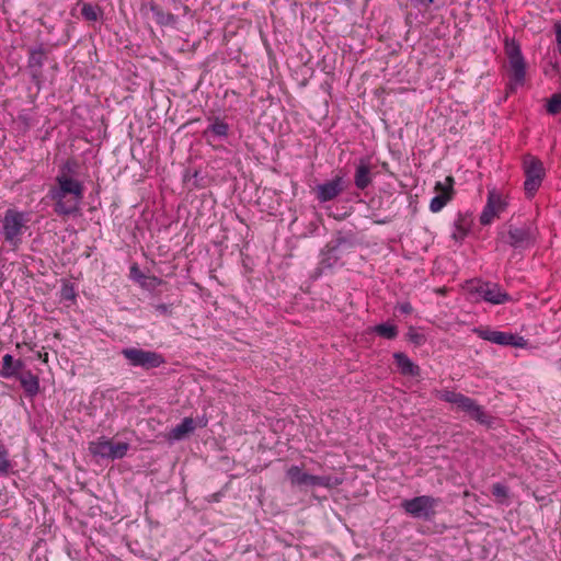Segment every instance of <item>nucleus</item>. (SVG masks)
I'll use <instances>...</instances> for the list:
<instances>
[{
  "mask_svg": "<svg viewBox=\"0 0 561 561\" xmlns=\"http://www.w3.org/2000/svg\"><path fill=\"white\" fill-rule=\"evenodd\" d=\"M47 49L42 44L27 49L26 70L32 82H34L37 88H41L44 81L43 67L47 60Z\"/></svg>",
  "mask_w": 561,
  "mask_h": 561,
  "instance_id": "nucleus-11",
  "label": "nucleus"
},
{
  "mask_svg": "<svg viewBox=\"0 0 561 561\" xmlns=\"http://www.w3.org/2000/svg\"><path fill=\"white\" fill-rule=\"evenodd\" d=\"M208 131L219 137H226L229 131V125L222 119L216 117L214 118L213 124L205 130V134Z\"/></svg>",
  "mask_w": 561,
  "mask_h": 561,
  "instance_id": "nucleus-23",
  "label": "nucleus"
},
{
  "mask_svg": "<svg viewBox=\"0 0 561 561\" xmlns=\"http://www.w3.org/2000/svg\"><path fill=\"white\" fill-rule=\"evenodd\" d=\"M503 241L517 251H525L535 245L537 228L528 222L522 226L508 225L507 231L502 236Z\"/></svg>",
  "mask_w": 561,
  "mask_h": 561,
  "instance_id": "nucleus-4",
  "label": "nucleus"
},
{
  "mask_svg": "<svg viewBox=\"0 0 561 561\" xmlns=\"http://www.w3.org/2000/svg\"><path fill=\"white\" fill-rule=\"evenodd\" d=\"M497 216H499V214L492 209L491 205H485L484 209L480 216V222H481V225H484V226L490 225L493 221V219Z\"/></svg>",
  "mask_w": 561,
  "mask_h": 561,
  "instance_id": "nucleus-27",
  "label": "nucleus"
},
{
  "mask_svg": "<svg viewBox=\"0 0 561 561\" xmlns=\"http://www.w3.org/2000/svg\"><path fill=\"white\" fill-rule=\"evenodd\" d=\"M27 214L16 209H8L2 220V230L5 242L16 249L22 242V236L27 229Z\"/></svg>",
  "mask_w": 561,
  "mask_h": 561,
  "instance_id": "nucleus-3",
  "label": "nucleus"
},
{
  "mask_svg": "<svg viewBox=\"0 0 561 561\" xmlns=\"http://www.w3.org/2000/svg\"><path fill=\"white\" fill-rule=\"evenodd\" d=\"M486 205H491L492 209L500 215L505 210L507 203L501 194L496 193L495 190H492L488 194Z\"/></svg>",
  "mask_w": 561,
  "mask_h": 561,
  "instance_id": "nucleus-22",
  "label": "nucleus"
},
{
  "mask_svg": "<svg viewBox=\"0 0 561 561\" xmlns=\"http://www.w3.org/2000/svg\"><path fill=\"white\" fill-rule=\"evenodd\" d=\"M556 39H557L559 53L561 55V25L560 24L556 25Z\"/></svg>",
  "mask_w": 561,
  "mask_h": 561,
  "instance_id": "nucleus-32",
  "label": "nucleus"
},
{
  "mask_svg": "<svg viewBox=\"0 0 561 561\" xmlns=\"http://www.w3.org/2000/svg\"><path fill=\"white\" fill-rule=\"evenodd\" d=\"M492 494L496 497H506L507 489L505 485H503L501 483H496L492 486Z\"/></svg>",
  "mask_w": 561,
  "mask_h": 561,
  "instance_id": "nucleus-30",
  "label": "nucleus"
},
{
  "mask_svg": "<svg viewBox=\"0 0 561 561\" xmlns=\"http://www.w3.org/2000/svg\"><path fill=\"white\" fill-rule=\"evenodd\" d=\"M453 184L454 179L451 176H447L445 183H436L435 191L437 192V195L434 196L430 203V209L433 213L442 210L445 207V205L451 199Z\"/></svg>",
  "mask_w": 561,
  "mask_h": 561,
  "instance_id": "nucleus-13",
  "label": "nucleus"
},
{
  "mask_svg": "<svg viewBox=\"0 0 561 561\" xmlns=\"http://www.w3.org/2000/svg\"><path fill=\"white\" fill-rule=\"evenodd\" d=\"M122 354L129 362L130 365L139 366L145 369L157 368L164 364V358L162 357V355L152 351L128 347L124 348L122 351Z\"/></svg>",
  "mask_w": 561,
  "mask_h": 561,
  "instance_id": "nucleus-10",
  "label": "nucleus"
},
{
  "mask_svg": "<svg viewBox=\"0 0 561 561\" xmlns=\"http://www.w3.org/2000/svg\"><path fill=\"white\" fill-rule=\"evenodd\" d=\"M206 424H207V421L204 420V419H201L199 422H198V426H201V427L206 426Z\"/></svg>",
  "mask_w": 561,
  "mask_h": 561,
  "instance_id": "nucleus-36",
  "label": "nucleus"
},
{
  "mask_svg": "<svg viewBox=\"0 0 561 561\" xmlns=\"http://www.w3.org/2000/svg\"><path fill=\"white\" fill-rule=\"evenodd\" d=\"M340 483V480L337 478H329V477H318V485H324L328 488L337 485Z\"/></svg>",
  "mask_w": 561,
  "mask_h": 561,
  "instance_id": "nucleus-29",
  "label": "nucleus"
},
{
  "mask_svg": "<svg viewBox=\"0 0 561 561\" xmlns=\"http://www.w3.org/2000/svg\"><path fill=\"white\" fill-rule=\"evenodd\" d=\"M101 9L91 3H84L81 8L82 16L89 22H95L101 16Z\"/></svg>",
  "mask_w": 561,
  "mask_h": 561,
  "instance_id": "nucleus-24",
  "label": "nucleus"
},
{
  "mask_svg": "<svg viewBox=\"0 0 561 561\" xmlns=\"http://www.w3.org/2000/svg\"><path fill=\"white\" fill-rule=\"evenodd\" d=\"M287 477L291 484L298 486L312 485L316 483V478L313 476L302 472V470L297 466H293L287 470Z\"/></svg>",
  "mask_w": 561,
  "mask_h": 561,
  "instance_id": "nucleus-19",
  "label": "nucleus"
},
{
  "mask_svg": "<svg viewBox=\"0 0 561 561\" xmlns=\"http://www.w3.org/2000/svg\"><path fill=\"white\" fill-rule=\"evenodd\" d=\"M62 297L66 298V299H70V298H73V293L71 289H65L64 290V294H62Z\"/></svg>",
  "mask_w": 561,
  "mask_h": 561,
  "instance_id": "nucleus-34",
  "label": "nucleus"
},
{
  "mask_svg": "<svg viewBox=\"0 0 561 561\" xmlns=\"http://www.w3.org/2000/svg\"><path fill=\"white\" fill-rule=\"evenodd\" d=\"M394 363L399 371L404 376H419L420 367L415 365L404 353L393 354Z\"/></svg>",
  "mask_w": 561,
  "mask_h": 561,
  "instance_id": "nucleus-17",
  "label": "nucleus"
},
{
  "mask_svg": "<svg viewBox=\"0 0 561 561\" xmlns=\"http://www.w3.org/2000/svg\"><path fill=\"white\" fill-rule=\"evenodd\" d=\"M478 335L489 342L497 345H511V346H523L524 339L522 336L492 330H478Z\"/></svg>",
  "mask_w": 561,
  "mask_h": 561,
  "instance_id": "nucleus-12",
  "label": "nucleus"
},
{
  "mask_svg": "<svg viewBox=\"0 0 561 561\" xmlns=\"http://www.w3.org/2000/svg\"><path fill=\"white\" fill-rule=\"evenodd\" d=\"M559 367L561 368V359L559 360Z\"/></svg>",
  "mask_w": 561,
  "mask_h": 561,
  "instance_id": "nucleus-40",
  "label": "nucleus"
},
{
  "mask_svg": "<svg viewBox=\"0 0 561 561\" xmlns=\"http://www.w3.org/2000/svg\"><path fill=\"white\" fill-rule=\"evenodd\" d=\"M546 110L551 115H556L561 112V93H554L548 100Z\"/></svg>",
  "mask_w": 561,
  "mask_h": 561,
  "instance_id": "nucleus-26",
  "label": "nucleus"
},
{
  "mask_svg": "<svg viewBox=\"0 0 561 561\" xmlns=\"http://www.w3.org/2000/svg\"><path fill=\"white\" fill-rule=\"evenodd\" d=\"M129 447L126 442L114 443L105 437H100L89 444V451L93 456L115 460L123 458Z\"/></svg>",
  "mask_w": 561,
  "mask_h": 561,
  "instance_id": "nucleus-7",
  "label": "nucleus"
},
{
  "mask_svg": "<svg viewBox=\"0 0 561 561\" xmlns=\"http://www.w3.org/2000/svg\"><path fill=\"white\" fill-rule=\"evenodd\" d=\"M345 188L343 176L335 175L332 180L318 185V199L328 202L339 196Z\"/></svg>",
  "mask_w": 561,
  "mask_h": 561,
  "instance_id": "nucleus-14",
  "label": "nucleus"
},
{
  "mask_svg": "<svg viewBox=\"0 0 561 561\" xmlns=\"http://www.w3.org/2000/svg\"><path fill=\"white\" fill-rule=\"evenodd\" d=\"M38 357L42 358L44 362H47L48 354L45 353L44 356H42V354H38Z\"/></svg>",
  "mask_w": 561,
  "mask_h": 561,
  "instance_id": "nucleus-38",
  "label": "nucleus"
},
{
  "mask_svg": "<svg viewBox=\"0 0 561 561\" xmlns=\"http://www.w3.org/2000/svg\"><path fill=\"white\" fill-rule=\"evenodd\" d=\"M154 310L159 312L160 314L169 316L172 313V306L167 304H158L154 305Z\"/></svg>",
  "mask_w": 561,
  "mask_h": 561,
  "instance_id": "nucleus-31",
  "label": "nucleus"
},
{
  "mask_svg": "<svg viewBox=\"0 0 561 561\" xmlns=\"http://www.w3.org/2000/svg\"><path fill=\"white\" fill-rule=\"evenodd\" d=\"M437 503L438 500L430 495H421L410 500H404L401 503V506L404 512L412 517L428 520L434 516Z\"/></svg>",
  "mask_w": 561,
  "mask_h": 561,
  "instance_id": "nucleus-8",
  "label": "nucleus"
},
{
  "mask_svg": "<svg viewBox=\"0 0 561 561\" xmlns=\"http://www.w3.org/2000/svg\"><path fill=\"white\" fill-rule=\"evenodd\" d=\"M505 54L510 64V89L523 85L526 78V62L523 57L520 46L515 41L505 42Z\"/></svg>",
  "mask_w": 561,
  "mask_h": 561,
  "instance_id": "nucleus-5",
  "label": "nucleus"
},
{
  "mask_svg": "<svg viewBox=\"0 0 561 561\" xmlns=\"http://www.w3.org/2000/svg\"><path fill=\"white\" fill-rule=\"evenodd\" d=\"M150 11L159 25L173 26L176 24L178 18L170 12H165L161 7L150 3Z\"/></svg>",
  "mask_w": 561,
  "mask_h": 561,
  "instance_id": "nucleus-21",
  "label": "nucleus"
},
{
  "mask_svg": "<svg viewBox=\"0 0 561 561\" xmlns=\"http://www.w3.org/2000/svg\"><path fill=\"white\" fill-rule=\"evenodd\" d=\"M419 1H420V3H422L423 5H426V7L434 2V0H419Z\"/></svg>",
  "mask_w": 561,
  "mask_h": 561,
  "instance_id": "nucleus-35",
  "label": "nucleus"
},
{
  "mask_svg": "<svg viewBox=\"0 0 561 561\" xmlns=\"http://www.w3.org/2000/svg\"><path fill=\"white\" fill-rule=\"evenodd\" d=\"M523 167L526 176L524 188L526 194L531 197L542 183L545 178V168L538 158L530 154L524 157Z\"/></svg>",
  "mask_w": 561,
  "mask_h": 561,
  "instance_id": "nucleus-6",
  "label": "nucleus"
},
{
  "mask_svg": "<svg viewBox=\"0 0 561 561\" xmlns=\"http://www.w3.org/2000/svg\"><path fill=\"white\" fill-rule=\"evenodd\" d=\"M401 311L404 312V313H410L412 311V307L410 304H403L401 307H400Z\"/></svg>",
  "mask_w": 561,
  "mask_h": 561,
  "instance_id": "nucleus-33",
  "label": "nucleus"
},
{
  "mask_svg": "<svg viewBox=\"0 0 561 561\" xmlns=\"http://www.w3.org/2000/svg\"><path fill=\"white\" fill-rule=\"evenodd\" d=\"M197 423L192 417H184L183 421L178 424L175 427H173L170 433L168 434L169 440H181L186 435L194 432L196 428Z\"/></svg>",
  "mask_w": 561,
  "mask_h": 561,
  "instance_id": "nucleus-16",
  "label": "nucleus"
},
{
  "mask_svg": "<svg viewBox=\"0 0 561 561\" xmlns=\"http://www.w3.org/2000/svg\"><path fill=\"white\" fill-rule=\"evenodd\" d=\"M370 163L367 159H360L356 167L354 182L357 188L365 190L371 183Z\"/></svg>",
  "mask_w": 561,
  "mask_h": 561,
  "instance_id": "nucleus-15",
  "label": "nucleus"
},
{
  "mask_svg": "<svg viewBox=\"0 0 561 561\" xmlns=\"http://www.w3.org/2000/svg\"><path fill=\"white\" fill-rule=\"evenodd\" d=\"M0 466L4 467V473L10 469V461L8 459V450L3 445H0Z\"/></svg>",
  "mask_w": 561,
  "mask_h": 561,
  "instance_id": "nucleus-28",
  "label": "nucleus"
},
{
  "mask_svg": "<svg viewBox=\"0 0 561 561\" xmlns=\"http://www.w3.org/2000/svg\"><path fill=\"white\" fill-rule=\"evenodd\" d=\"M375 332L388 340H392L398 335V329L393 324L381 323L375 328Z\"/></svg>",
  "mask_w": 561,
  "mask_h": 561,
  "instance_id": "nucleus-25",
  "label": "nucleus"
},
{
  "mask_svg": "<svg viewBox=\"0 0 561 561\" xmlns=\"http://www.w3.org/2000/svg\"><path fill=\"white\" fill-rule=\"evenodd\" d=\"M22 368L23 363L21 360H14L12 355L5 354L2 357V367L0 369V376L3 378L18 376L19 370H21Z\"/></svg>",
  "mask_w": 561,
  "mask_h": 561,
  "instance_id": "nucleus-20",
  "label": "nucleus"
},
{
  "mask_svg": "<svg viewBox=\"0 0 561 561\" xmlns=\"http://www.w3.org/2000/svg\"><path fill=\"white\" fill-rule=\"evenodd\" d=\"M79 164L73 159L65 161L58 170L48 197L54 202V211L59 216L76 215L84 197V185L77 179Z\"/></svg>",
  "mask_w": 561,
  "mask_h": 561,
  "instance_id": "nucleus-1",
  "label": "nucleus"
},
{
  "mask_svg": "<svg viewBox=\"0 0 561 561\" xmlns=\"http://www.w3.org/2000/svg\"><path fill=\"white\" fill-rule=\"evenodd\" d=\"M38 357L42 358L44 362H47L48 354L45 353L44 356H42V354H38Z\"/></svg>",
  "mask_w": 561,
  "mask_h": 561,
  "instance_id": "nucleus-37",
  "label": "nucleus"
},
{
  "mask_svg": "<svg viewBox=\"0 0 561 561\" xmlns=\"http://www.w3.org/2000/svg\"><path fill=\"white\" fill-rule=\"evenodd\" d=\"M470 293L477 294L492 305H502L511 300V296L499 284L492 282H471Z\"/></svg>",
  "mask_w": 561,
  "mask_h": 561,
  "instance_id": "nucleus-9",
  "label": "nucleus"
},
{
  "mask_svg": "<svg viewBox=\"0 0 561 561\" xmlns=\"http://www.w3.org/2000/svg\"><path fill=\"white\" fill-rule=\"evenodd\" d=\"M0 473H4V467L0 466Z\"/></svg>",
  "mask_w": 561,
  "mask_h": 561,
  "instance_id": "nucleus-39",
  "label": "nucleus"
},
{
  "mask_svg": "<svg viewBox=\"0 0 561 561\" xmlns=\"http://www.w3.org/2000/svg\"><path fill=\"white\" fill-rule=\"evenodd\" d=\"M22 388L28 397H34L39 391V380L32 371H23L18 376Z\"/></svg>",
  "mask_w": 561,
  "mask_h": 561,
  "instance_id": "nucleus-18",
  "label": "nucleus"
},
{
  "mask_svg": "<svg viewBox=\"0 0 561 561\" xmlns=\"http://www.w3.org/2000/svg\"><path fill=\"white\" fill-rule=\"evenodd\" d=\"M436 396L439 400L455 404L459 410L467 413L480 424H490V416L476 400L451 390H439Z\"/></svg>",
  "mask_w": 561,
  "mask_h": 561,
  "instance_id": "nucleus-2",
  "label": "nucleus"
}]
</instances>
